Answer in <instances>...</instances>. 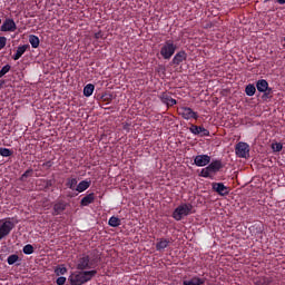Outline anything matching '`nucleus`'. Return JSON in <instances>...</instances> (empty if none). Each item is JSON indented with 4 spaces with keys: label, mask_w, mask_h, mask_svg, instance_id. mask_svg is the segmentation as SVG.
Returning a JSON list of instances; mask_svg holds the SVG:
<instances>
[{
    "label": "nucleus",
    "mask_w": 285,
    "mask_h": 285,
    "mask_svg": "<svg viewBox=\"0 0 285 285\" xmlns=\"http://www.w3.org/2000/svg\"><path fill=\"white\" fill-rule=\"evenodd\" d=\"M277 3H279V6H284L285 4V0H276Z\"/></svg>",
    "instance_id": "49530a36"
},
{
    "label": "nucleus",
    "mask_w": 285,
    "mask_h": 285,
    "mask_svg": "<svg viewBox=\"0 0 285 285\" xmlns=\"http://www.w3.org/2000/svg\"><path fill=\"white\" fill-rule=\"evenodd\" d=\"M7 262L9 264V266H12L13 264H17V262H19V255L17 254H12L7 258Z\"/></svg>",
    "instance_id": "cd10ccee"
},
{
    "label": "nucleus",
    "mask_w": 285,
    "mask_h": 285,
    "mask_svg": "<svg viewBox=\"0 0 285 285\" xmlns=\"http://www.w3.org/2000/svg\"><path fill=\"white\" fill-rule=\"evenodd\" d=\"M189 130L193 132V135H202V137L210 136V131H208V129L204 128L203 126L191 125Z\"/></svg>",
    "instance_id": "9d476101"
},
{
    "label": "nucleus",
    "mask_w": 285,
    "mask_h": 285,
    "mask_svg": "<svg viewBox=\"0 0 285 285\" xmlns=\"http://www.w3.org/2000/svg\"><path fill=\"white\" fill-rule=\"evenodd\" d=\"M283 148H284V145H282V142H274V144H272V150L274 153H282Z\"/></svg>",
    "instance_id": "7c9ffc66"
},
{
    "label": "nucleus",
    "mask_w": 285,
    "mask_h": 285,
    "mask_svg": "<svg viewBox=\"0 0 285 285\" xmlns=\"http://www.w3.org/2000/svg\"><path fill=\"white\" fill-rule=\"evenodd\" d=\"M89 204H95V193H90L81 198L80 206L81 208L88 206Z\"/></svg>",
    "instance_id": "ddd939ff"
},
{
    "label": "nucleus",
    "mask_w": 285,
    "mask_h": 285,
    "mask_svg": "<svg viewBox=\"0 0 285 285\" xmlns=\"http://www.w3.org/2000/svg\"><path fill=\"white\" fill-rule=\"evenodd\" d=\"M108 225L111 226V228H117L121 226V219H119V217L111 216L108 220Z\"/></svg>",
    "instance_id": "4be33fe9"
},
{
    "label": "nucleus",
    "mask_w": 285,
    "mask_h": 285,
    "mask_svg": "<svg viewBox=\"0 0 285 285\" xmlns=\"http://www.w3.org/2000/svg\"><path fill=\"white\" fill-rule=\"evenodd\" d=\"M1 32H14L17 30V23L14 19L7 18L0 27Z\"/></svg>",
    "instance_id": "423d86ee"
},
{
    "label": "nucleus",
    "mask_w": 285,
    "mask_h": 285,
    "mask_svg": "<svg viewBox=\"0 0 285 285\" xmlns=\"http://www.w3.org/2000/svg\"><path fill=\"white\" fill-rule=\"evenodd\" d=\"M256 88L258 92H266V90L271 89V87H268V81L266 79L257 80Z\"/></svg>",
    "instance_id": "2eb2a0df"
},
{
    "label": "nucleus",
    "mask_w": 285,
    "mask_h": 285,
    "mask_svg": "<svg viewBox=\"0 0 285 285\" xmlns=\"http://www.w3.org/2000/svg\"><path fill=\"white\" fill-rule=\"evenodd\" d=\"M255 92H257V88H255V85L249 83L246 86L245 94L247 95V97H254Z\"/></svg>",
    "instance_id": "393cba45"
},
{
    "label": "nucleus",
    "mask_w": 285,
    "mask_h": 285,
    "mask_svg": "<svg viewBox=\"0 0 285 285\" xmlns=\"http://www.w3.org/2000/svg\"><path fill=\"white\" fill-rule=\"evenodd\" d=\"M207 167L210 173H219L224 166L222 165V160H213Z\"/></svg>",
    "instance_id": "dca6fc26"
},
{
    "label": "nucleus",
    "mask_w": 285,
    "mask_h": 285,
    "mask_svg": "<svg viewBox=\"0 0 285 285\" xmlns=\"http://www.w3.org/2000/svg\"><path fill=\"white\" fill-rule=\"evenodd\" d=\"M122 130H126V132H130V124L124 122L122 124Z\"/></svg>",
    "instance_id": "a19ab883"
},
{
    "label": "nucleus",
    "mask_w": 285,
    "mask_h": 285,
    "mask_svg": "<svg viewBox=\"0 0 285 285\" xmlns=\"http://www.w3.org/2000/svg\"><path fill=\"white\" fill-rule=\"evenodd\" d=\"M91 184H92V181H90V180H82L77 185L76 191L77 193H86V190H88L90 188Z\"/></svg>",
    "instance_id": "4468645a"
},
{
    "label": "nucleus",
    "mask_w": 285,
    "mask_h": 285,
    "mask_svg": "<svg viewBox=\"0 0 285 285\" xmlns=\"http://www.w3.org/2000/svg\"><path fill=\"white\" fill-rule=\"evenodd\" d=\"M186 59V52L179 51V61H184Z\"/></svg>",
    "instance_id": "37998d69"
},
{
    "label": "nucleus",
    "mask_w": 285,
    "mask_h": 285,
    "mask_svg": "<svg viewBox=\"0 0 285 285\" xmlns=\"http://www.w3.org/2000/svg\"><path fill=\"white\" fill-rule=\"evenodd\" d=\"M102 101H107L108 104H110V101H112V95L110 94H105L101 96Z\"/></svg>",
    "instance_id": "e433bc0d"
},
{
    "label": "nucleus",
    "mask_w": 285,
    "mask_h": 285,
    "mask_svg": "<svg viewBox=\"0 0 285 285\" xmlns=\"http://www.w3.org/2000/svg\"><path fill=\"white\" fill-rule=\"evenodd\" d=\"M30 45H23L19 46L16 53L12 56L13 61H19L20 57H23L26 55V51L29 50Z\"/></svg>",
    "instance_id": "f8f14e48"
},
{
    "label": "nucleus",
    "mask_w": 285,
    "mask_h": 285,
    "mask_svg": "<svg viewBox=\"0 0 285 285\" xmlns=\"http://www.w3.org/2000/svg\"><path fill=\"white\" fill-rule=\"evenodd\" d=\"M210 173H213V171H210V169L208 167H205L200 171V177H205L206 179H208V177H210Z\"/></svg>",
    "instance_id": "2f4dec72"
},
{
    "label": "nucleus",
    "mask_w": 285,
    "mask_h": 285,
    "mask_svg": "<svg viewBox=\"0 0 285 285\" xmlns=\"http://www.w3.org/2000/svg\"><path fill=\"white\" fill-rule=\"evenodd\" d=\"M235 153L240 159H246L250 153V146L247 142H238L235 146Z\"/></svg>",
    "instance_id": "39448f33"
},
{
    "label": "nucleus",
    "mask_w": 285,
    "mask_h": 285,
    "mask_svg": "<svg viewBox=\"0 0 285 285\" xmlns=\"http://www.w3.org/2000/svg\"><path fill=\"white\" fill-rule=\"evenodd\" d=\"M254 284L255 285H271L273 284V278L262 276V277H256L254 278Z\"/></svg>",
    "instance_id": "f3484780"
},
{
    "label": "nucleus",
    "mask_w": 285,
    "mask_h": 285,
    "mask_svg": "<svg viewBox=\"0 0 285 285\" xmlns=\"http://www.w3.org/2000/svg\"><path fill=\"white\" fill-rule=\"evenodd\" d=\"M165 248H168V242L166 239H161L156 244V250H165Z\"/></svg>",
    "instance_id": "a878e982"
},
{
    "label": "nucleus",
    "mask_w": 285,
    "mask_h": 285,
    "mask_svg": "<svg viewBox=\"0 0 285 285\" xmlns=\"http://www.w3.org/2000/svg\"><path fill=\"white\" fill-rule=\"evenodd\" d=\"M161 101H163V104H166V106H168V107L175 106V104H177V100H175V98H173L168 94L163 95Z\"/></svg>",
    "instance_id": "412c9836"
},
{
    "label": "nucleus",
    "mask_w": 285,
    "mask_h": 285,
    "mask_svg": "<svg viewBox=\"0 0 285 285\" xmlns=\"http://www.w3.org/2000/svg\"><path fill=\"white\" fill-rule=\"evenodd\" d=\"M92 92H95V85L88 83L83 88V96L85 97H92Z\"/></svg>",
    "instance_id": "b1692460"
},
{
    "label": "nucleus",
    "mask_w": 285,
    "mask_h": 285,
    "mask_svg": "<svg viewBox=\"0 0 285 285\" xmlns=\"http://www.w3.org/2000/svg\"><path fill=\"white\" fill-rule=\"evenodd\" d=\"M194 163L198 167L208 166V164H210V156H208V155H198L194 158Z\"/></svg>",
    "instance_id": "9b49d317"
},
{
    "label": "nucleus",
    "mask_w": 285,
    "mask_h": 285,
    "mask_svg": "<svg viewBox=\"0 0 285 285\" xmlns=\"http://www.w3.org/2000/svg\"><path fill=\"white\" fill-rule=\"evenodd\" d=\"M14 226H17V223L12 222L11 218L0 219V242L12 233Z\"/></svg>",
    "instance_id": "7ed1b4c3"
},
{
    "label": "nucleus",
    "mask_w": 285,
    "mask_h": 285,
    "mask_svg": "<svg viewBox=\"0 0 285 285\" xmlns=\"http://www.w3.org/2000/svg\"><path fill=\"white\" fill-rule=\"evenodd\" d=\"M52 185H53L52 180H46L45 188H51Z\"/></svg>",
    "instance_id": "a18cd8bd"
},
{
    "label": "nucleus",
    "mask_w": 285,
    "mask_h": 285,
    "mask_svg": "<svg viewBox=\"0 0 285 285\" xmlns=\"http://www.w3.org/2000/svg\"><path fill=\"white\" fill-rule=\"evenodd\" d=\"M97 258L82 254L77 261L76 268L77 271H92V268H97Z\"/></svg>",
    "instance_id": "f03ea898"
},
{
    "label": "nucleus",
    "mask_w": 285,
    "mask_h": 285,
    "mask_svg": "<svg viewBox=\"0 0 285 285\" xmlns=\"http://www.w3.org/2000/svg\"><path fill=\"white\" fill-rule=\"evenodd\" d=\"M173 217L174 219H176V222H179V207H176L174 213H173Z\"/></svg>",
    "instance_id": "ea45409f"
},
{
    "label": "nucleus",
    "mask_w": 285,
    "mask_h": 285,
    "mask_svg": "<svg viewBox=\"0 0 285 285\" xmlns=\"http://www.w3.org/2000/svg\"><path fill=\"white\" fill-rule=\"evenodd\" d=\"M22 253H24V255H32V253H35V247L28 244L22 248Z\"/></svg>",
    "instance_id": "c756f323"
},
{
    "label": "nucleus",
    "mask_w": 285,
    "mask_h": 285,
    "mask_svg": "<svg viewBox=\"0 0 285 285\" xmlns=\"http://www.w3.org/2000/svg\"><path fill=\"white\" fill-rule=\"evenodd\" d=\"M175 50H177V47L173 41L168 40L165 42V45L160 49V55L163 59H170L173 55H175Z\"/></svg>",
    "instance_id": "20e7f679"
},
{
    "label": "nucleus",
    "mask_w": 285,
    "mask_h": 285,
    "mask_svg": "<svg viewBox=\"0 0 285 285\" xmlns=\"http://www.w3.org/2000/svg\"><path fill=\"white\" fill-rule=\"evenodd\" d=\"M95 39L99 40V39H104V32L98 31L95 33Z\"/></svg>",
    "instance_id": "79ce46f5"
},
{
    "label": "nucleus",
    "mask_w": 285,
    "mask_h": 285,
    "mask_svg": "<svg viewBox=\"0 0 285 285\" xmlns=\"http://www.w3.org/2000/svg\"><path fill=\"white\" fill-rule=\"evenodd\" d=\"M97 276V269L83 271L78 269L70 274L68 281L70 285H83L88 282H92V278Z\"/></svg>",
    "instance_id": "f257e3e1"
},
{
    "label": "nucleus",
    "mask_w": 285,
    "mask_h": 285,
    "mask_svg": "<svg viewBox=\"0 0 285 285\" xmlns=\"http://www.w3.org/2000/svg\"><path fill=\"white\" fill-rule=\"evenodd\" d=\"M77 195H78V194H76V195H75V194H69L67 197L72 198V197H77Z\"/></svg>",
    "instance_id": "09e8293b"
},
{
    "label": "nucleus",
    "mask_w": 285,
    "mask_h": 285,
    "mask_svg": "<svg viewBox=\"0 0 285 285\" xmlns=\"http://www.w3.org/2000/svg\"><path fill=\"white\" fill-rule=\"evenodd\" d=\"M179 115H181L183 119H199L197 112L193 111L190 107H181Z\"/></svg>",
    "instance_id": "6e6552de"
},
{
    "label": "nucleus",
    "mask_w": 285,
    "mask_h": 285,
    "mask_svg": "<svg viewBox=\"0 0 285 285\" xmlns=\"http://www.w3.org/2000/svg\"><path fill=\"white\" fill-rule=\"evenodd\" d=\"M203 284H206V281L199 277H193L191 279L183 282V285H203Z\"/></svg>",
    "instance_id": "6ab92c4d"
},
{
    "label": "nucleus",
    "mask_w": 285,
    "mask_h": 285,
    "mask_svg": "<svg viewBox=\"0 0 285 285\" xmlns=\"http://www.w3.org/2000/svg\"><path fill=\"white\" fill-rule=\"evenodd\" d=\"M29 43L31 45L32 48H39V43H41V41L39 40L38 36L30 35L29 36Z\"/></svg>",
    "instance_id": "5701e85b"
},
{
    "label": "nucleus",
    "mask_w": 285,
    "mask_h": 285,
    "mask_svg": "<svg viewBox=\"0 0 285 285\" xmlns=\"http://www.w3.org/2000/svg\"><path fill=\"white\" fill-rule=\"evenodd\" d=\"M0 155L1 157H12V155H14V151L8 148H0Z\"/></svg>",
    "instance_id": "bb28decb"
},
{
    "label": "nucleus",
    "mask_w": 285,
    "mask_h": 285,
    "mask_svg": "<svg viewBox=\"0 0 285 285\" xmlns=\"http://www.w3.org/2000/svg\"><path fill=\"white\" fill-rule=\"evenodd\" d=\"M0 23H1V19H0Z\"/></svg>",
    "instance_id": "8fccbe9b"
},
{
    "label": "nucleus",
    "mask_w": 285,
    "mask_h": 285,
    "mask_svg": "<svg viewBox=\"0 0 285 285\" xmlns=\"http://www.w3.org/2000/svg\"><path fill=\"white\" fill-rule=\"evenodd\" d=\"M77 184H79V181L77 180V177L67 178L66 186L70 190H77V186H78Z\"/></svg>",
    "instance_id": "aec40b11"
},
{
    "label": "nucleus",
    "mask_w": 285,
    "mask_h": 285,
    "mask_svg": "<svg viewBox=\"0 0 285 285\" xmlns=\"http://www.w3.org/2000/svg\"><path fill=\"white\" fill-rule=\"evenodd\" d=\"M30 175H32V169H27L20 177L21 181H23L24 179H28V177H30Z\"/></svg>",
    "instance_id": "f704fd0d"
},
{
    "label": "nucleus",
    "mask_w": 285,
    "mask_h": 285,
    "mask_svg": "<svg viewBox=\"0 0 285 285\" xmlns=\"http://www.w3.org/2000/svg\"><path fill=\"white\" fill-rule=\"evenodd\" d=\"M51 166H55V163L52 160H48L42 164V168H46L47 170H50Z\"/></svg>",
    "instance_id": "4c0bfd02"
},
{
    "label": "nucleus",
    "mask_w": 285,
    "mask_h": 285,
    "mask_svg": "<svg viewBox=\"0 0 285 285\" xmlns=\"http://www.w3.org/2000/svg\"><path fill=\"white\" fill-rule=\"evenodd\" d=\"M66 273H68V268H66L65 266H59L55 269V274L57 275V277H60V275H66Z\"/></svg>",
    "instance_id": "c85d7f7f"
},
{
    "label": "nucleus",
    "mask_w": 285,
    "mask_h": 285,
    "mask_svg": "<svg viewBox=\"0 0 285 285\" xmlns=\"http://www.w3.org/2000/svg\"><path fill=\"white\" fill-rule=\"evenodd\" d=\"M193 213V205L190 204H181L179 206V215H190Z\"/></svg>",
    "instance_id": "a211bd4d"
},
{
    "label": "nucleus",
    "mask_w": 285,
    "mask_h": 285,
    "mask_svg": "<svg viewBox=\"0 0 285 285\" xmlns=\"http://www.w3.org/2000/svg\"><path fill=\"white\" fill-rule=\"evenodd\" d=\"M66 277L65 276H60L56 279V284L57 285H65L66 284Z\"/></svg>",
    "instance_id": "58836bf2"
},
{
    "label": "nucleus",
    "mask_w": 285,
    "mask_h": 285,
    "mask_svg": "<svg viewBox=\"0 0 285 285\" xmlns=\"http://www.w3.org/2000/svg\"><path fill=\"white\" fill-rule=\"evenodd\" d=\"M66 208H68V204H67L66 200H63V199L57 200L53 204V208H52L53 217H57L58 215H61L66 210Z\"/></svg>",
    "instance_id": "0eeeda50"
},
{
    "label": "nucleus",
    "mask_w": 285,
    "mask_h": 285,
    "mask_svg": "<svg viewBox=\"0 0 285 285\" xmlns=\"http://www.w3.org/2000/svg\"><path fill=\"white\" fill-rule=\"evenodd\" d=\"M263 99H273V88L267 89L266 91H263Z\"/></svg>",
    "instance_id": "72a5a7b5"
},
{
    "label": "nucleus",
    "mask_w": 285,
    "mask_h": 285,
    "mask_svg": "<svg viewBox=\"0 0 285 285\" xmlns=\"http://www.w3.org/2000/svg\"><path fill=\"white\" fill-rule=\"evenodd\" d=\"M10 65H6L4 67H2V69L0 70V79L1 77H4V75H8V72H10Z\"/></svg>",
    "instance_id": "473e14b6"
},
{
    "label": "nucleus",
    "mask_w": 285,
    "mask_h": 285,
    "mask_svg": "<svg viewBox=\"0 0 285 285\" xmlns=\"http://www.w3.org/2000/svg\"><path fill=\"white\" fill-rule=\"evenodd\" d=\"M7 43H8V38L1 36L0 37V50H3V48H6Z\"/></svg>",
    "instance_id": "c9c22d12"
},
{
    "label": "nucleus",
    "mask_w": 285,
    "mask_h": 285,
    "mask_svg": "<svg viewBox=\"0 0 285 285\" xmlns=\"http://www.w3.org/2000/svg\"><path fill=\"white\" fill-rule=\"evenodd\" d=\"M174 63H176L178 66L179 63V52H177L174 57Z\"/></svg>",
    "instance_id": "c03bdc74"
},
{
    "label": "nucleus",
    "mask_w": 285,
    "mask_h": 285,
    "mask_svg": "<svg viewBox=\"0 0 285 285\" xmlns=\"http://www.w3.org/2000/svg\"><path fill=\"white\" fill-rule=\"evenodd\" d=\"M3 83H6V81L4 80H0V90H1V88H3Z\"/></svg>",
    "instance_id": "de8ad7c7"
},
{
    "label": "nucleus",
    "mask_w": 285,
    "mask_h": 285,
    "mask_svg": "<svg viewBox=\"0 0 285 285\" xmlns=\"http://www.w3.org/2000/svg\"><path fill=\"white\" fill-rule=\"evenodd\" d=\"M212 188L215 193L220 195V197H226L229 193L228 187L225 186L224 183H213Z\"/></svg>",
    "instance_id": "1a4fd4ad"
}]
</instances>
